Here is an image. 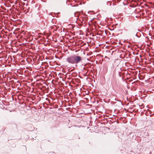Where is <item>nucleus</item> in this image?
I'll return each mask as SVG.
<instances>
[{
    "label": "nucleus",
    "instance_id": "f257e3e1",
    "mask_svg": "<svg viewBox=\"0 0 154 154\" xmlns=\"http://www.w3.org/2000/svg\"><path fill=\"white\" fill-rule=\"evenodd\" d=\"M73 55L74 61V64H77L81 61L82 58L81 57L75 55Z\"/></svg>",
    "mask_w": 154,
    "mask_h": 154
},
{
    "label": "nucleus",
    "instance_id": "f03ea898",
    "mask_svg": "<svg viewBox=\"0 0 154 154\" xmlns=\"http://www.w3.org/2000/svg\"><path fill=\"white\" fill-rule=\"evenodd\" d=\"M74 59L73 55H72L68 57L67 60L69 63L74 64Z\"/></svg>",
    "mask_w": 154,
    "mask_h": 154
}]
</instances>
